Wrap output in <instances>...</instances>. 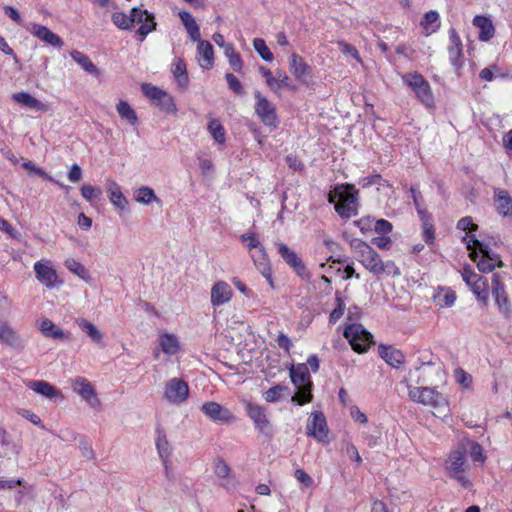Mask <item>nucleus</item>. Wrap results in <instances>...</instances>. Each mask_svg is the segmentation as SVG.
<instances>
[{
    "mask_svg": "<svg viewBox=\"0 0 512 512\" xmlns=\"http://www.w3.org/2000/svg\"><path fill=\"white\" fill-rule=\"evenodd\" d=\"M353 247L357 261L374 276L378 278L384 274L400 276L401 271L395 262L392 260L384 262L381 255L367 242L358 240Z\"/></svg>",
    "mask_w": 512,
    "mask_h": 512,
    "instance_id": "1",
    "label": "nucleus"
},
{
    "mask_svg": "<svg viewBox=\"0 0 512 512\" xmlns=\"http://www.w3.org/2000/svg\"><path fill=\"white\" fill-rule=\"evenodd\" d=\"M328 202L334 204L335 212L343 220L358 215L359 190L353 184H341L333 188L328 194Z\"/></svg>",
    "mask_w": 512,
    "mask_h": 512,
    "instance_id": "2",
    "label": "nucleus"
},
{
    "mask_svg": "<svg viewBox=\"0 0 512 512\" xmlns=\"http://www.w3.org/2000/svg\"><path fill=\"white\" fill-rule=\"evenodd\" d=\"M111 18L114 25L122 30L130 29L135 24H139L140 26L136 34L139 35L140 41H143L156 27L154 16L149 14L146 10L137 8L131 9L129 15L124 12H114Z\"/></svg>",
    "mask_w": 512,
    "mask_h": 512,
    "instance_id": "3",
    "label": "nucleus"
},
{
    "mask_svg": "<svg viewBox=\"0 0 512 512\" xmlns=\"http://www.w3.org/2000/svg\"><path fill=\"white\" fill-rule=\"evenodd\" d=\"M402 383L408 388V396L411 401L429 406L444 415L449 412L447 398L435 388L412 386L407 379H404Z\"/></svg>",
    "mask_w": 512,
    "mask_h": 512,
    "instance_id": "4",
    "label": "nucleus"
},
{
    "mask_svg": "<svg viewBox=\"0 0 512 512\" xmlns=\"http://www.w3.org/2000/svg\"><path fill=\"white\" fill-rule=\"evenodd\" d=\"M466 454L467 449L461 444L450 451L445 462L447 475L450 478L457 480L464 488H468L471 485L469 479L464 475V472L468 467Z\"/></svg>",
    "mask_w": 512,
    "mask_h": 512,
    "instance_id": "5",
    "label": "nucleus"
},
{
    "mask_svg": "<svg viewBox=\"0 0 512 512\" xmlns=\"http://www.w3.org/2000/svg\"><path fill=\"white\" fill-rule=\"evenodd\" d=\"M402 80L411 88L416 98L426 107L434 106V95L429 82L419 72H408L402 75Z\"/></svg>",
    "mask_w": 512,
    "mask_h": 512,
    "instance_id": "6",
    "label": "nucleus"
},
{
    "mask_svg": "<svg viewBox=\"0 0 512 512\" xmlns=\"http://www.w3.org/2000/svg\"><path fill=\"white\" fill-rule=\"evenodd\" d=\"M491 294L498 313L505 320H510L512 317V300L499 273H493L491 277Z\"/></svg>",
    "mask_w": 512,
    "mask_h": 512,
    "instance_id": "7",
    "label": "nucleus"
},
{
    "mask_svg": "<svg viewBox=\"0 0 512 512\" xmlns=\"http://www.w3.org/2000/svg\"><path fill=\"white\" fill-rule=\"evenodd\" d=\"M463 281L471 289L476 299L488 306L489 304V282L484 276L477 274L470 265H465L461 271Z\"/></svg>",
    "mask_w": 512,
    "mask_h": 512,
    "instance_id": "8",
    "label": "nucleus"
},
{
    "mask_svg": "<svg viewBox=\"0 0 512 512\" xmlns=\"http://www.w3.org/2000/svg\"><path fill=\"white\" fill-rule=\"evenodd\" d=\"M344 337L352 349L359 354L367 352L373 343V336L360 324L348 325L344 330Z\"/></svg>",
    "mask_w": 512,
    "mask_h": 512,
    "instance_id": "9",
    "label": "nucleus"
},
{
    "mask_svg": "<svg viewBox=\"0 0 512 512\" xmlns=\"http://www.w3.org/2000/svg\"><path fill=\"white\" fill-rule=\"evenodd\" d=\"M256 99L255 113L261 122L272 129L279 125V118L276 112L275 105L264 97L259 91L254 93Z\"/></svg>",
    "mask_w": 512,
    "mask_h": 512,
    "instance_id": "10",
    "label": "nucleus"
},
{
    "mask_svg": "<svg viewBox=\"0 0 512 512\" xmlns=\"http://www.w3.org/2000/svg\"><path fill=\"white\" fill-rule=\"evenodd\" d=\"M33 269L36 279L46 288L52 289L63 284L51 260L41 259L34 263Z\"/></svg>",
    "mask_w": 512,
    "mask_h": 512,
    "instance_id": "11",
    "label": "nucleus"
},
{
    "mask_svg": "<svg viewBox=\"0 0 512 512\" xmlns=\"http://www.w3.org/2000/svg\"><path fill=\"white\" fill-rule=\"evenodd\" d=\"M276 247L284 262L294 271L297 276L303 280L310 279L311 274L307 269L306 264L294 250L282 242L276 243Z\"/></svg>",
    "mask_w": 512,
    "mask_h": 512,
    "instance_id": "12",
    "label": "nucleus"
},
{
    "mask_svg": "<svg viewBox=\"0 0 512 512\" xmlns=\"http://www.w3.org/2000/svg\"><path fill=\"white\" fill-rule=\"evenodd\" d=\"M245 410L259 433L267 437L273 436V425L264 407L248 401L245 403Z\"/></svg>",
    "mask_w": 512,
    "mask_h": 512,
    "instance_id": "13",
    "label": "nucleus"
},
{
    "mask_svg": "<svg viewBox=\"0 0 512 512\" xmlns=\"http://www.w3.org/2000/svg\"><path fill=\"white\" fill-rule=\"evenodd\" d=\"M143 94L153 101L161 110L166 113H174L177 108L175 102L171 95H169L166 91L152 85V84H143L142 85Z\"/></svg>",
    "mask_w": 512,
    "mask_h": 512,
    "instance_id": "14",
    "label": "nucleus"
},
{
    "mask_svg": "<svg viewBox=\"0 0 512 512\" xmlns=\"http://www.w3.org/2000/svg\"><path fill=\"white\" fill-rule=\"evenodd\" d=\"M306 434L318 442H328L329 428L326 417L321 411H313L306 425Z\"/></svg>",
    "mask_w": 512,
    "mask_h": 512,
    "instance_id": "15",
    "label": "nucleus"
},
{
    "mask_svg": "<svg viewBox=\"0 0 512 512\" xmlns=\"http://www.w3.org/2000/svg\"><path fill=\"white\" fill-rule=\"evenodd\" d=\"M189 397V386L180 378H172L165 384L164 398L171 404L179 405Z\"/></svg>",
    "mask_w": 512,
    "mask_h": 512,
    "instance_id": "16",
    "label": "nucleus"
},
{
    "mask_svg": "<svg viewBox=\"0 0 512 512\" xmlns=\"http://www.w3.org/2000/svg\"><path fill=\"white\" fill-rule=\"evenodd\" d=\"M73 391L81 396L91 407L97 408L101 402L92 383L85 377L78 376L72 380Z\"/></svg>",
    "mask_w": 512,
    "mask_h": 512,
    "instance_id": "17",
    "label": "nucleus"
},
{
    "mask_svg": "<svg viewBox=\"0 0 512 512\" xmlns=\"http://www.w3.org/2000/svg\"><path fill=\"white\" fill-rule=\"evenodd\" d=\"M201 411L216 423L230 424L236 419L229 409L214 401L205 402L201 407Z\"/></svg>",
    "mask_w": 512,
    "mask_h": 512,
    "instance_id": "18",
    "label": "nucleus"
},
{
    "mask_svg": "<svg viewBox=\"0 0 512 512\" xmlns=\"http://www.w3.org/2000/svg\"><path fill=\"white\" fill-rule=\"evenodd\" d=\"M289 70L300 83L308 85L312 77V68L302 56L293 53L289 58Z\"/></svg>",
    "mask_w": 512,
    "mask_h": 512,
    "instance_id": "19",
    "label": "nucleus"
},
{
    "mask_svg": "<svg viewBox=\"0 0 512 512\" xmlns=\"http://www.w3.org/2000/svg\"><path fill=\"white\" fill-rule=\"evenodd\" d=\"M28 31L36 38H38L40 41L44 42L46 45L55 47V48H62L64 45V42L62 38L57 35L56 33L52 32L49 28L46 26L33 23L28 27Z\"/></svg>",
    "mask_w": 512,
    "mask_h": 512,
    "instance_id": "20",
    "label": "nucleus"
},
{
    "mask_svg": "<svg viewBox=\"0 0 512 512\" xmlns=\"http://www.w3.org/2000/svg\"><path fill=\"white\" fill-rule=\"evenodd\" d=\"M448 33H449V42H450V44L448 46L449 60L454 67L460 68L463 64L462 40L455 28H450Z\"/></svg>",
    "mask_w": 512,
    "mask_h": 512,
    "instance_id": "21",
    "label": "nucleus"
},
{
    "mask_svg": "<svg viewBox=\"0 0 512 512\" xmlns=\"http://www.w3.org/2000/svg\"><path fill=\"white\" fill-rule=\"evenodd\" d=\"M232 297L233 291L226 281L219 280L211 288L210 298L213 307H219L230 302Z\"/></svg>",
    "mask_w": 512,
    "mask_h": 512,
    "instance_id": "22",
    "label": "nucleus"
},
{
    "mask_svg": "<svg viewBox=\"0 0 512 512\" xmlns=\"http://www.w3.org/2000/svg\"><path fill=\"white\" fill-rule=\"evenodd\" d=\"M496 212L502 217H512V197L502 188L494 189L493 195Z\"/></svg>",
    "mask_w": 512,
    "mask_h": 512,
    "instance_id": "23",
    "label": "nucleus"
},
{
    "mask_svg": "<svg viewBox=\"0 0 512 512\" xmlns=\"http://www.w3.org/2000/svg\"><path fill=\"white\" fill-rule=\"evenodd\" d=\"M379 356L391 367L399 368L405 361V355L392 345L380 344Z\"/></svg>",
    "mask_w": 512,
    "mask_h": 512,
    "instance_id": "24",
    "label": "nucleus"
},
{
    "mask_svg": "<svg viewBox=\"0 0 512 512\" xmlns=\"http://www.w3.org/2000/svg\"><path fill=\"white\" fill-rule=\"evenodd\" d=\"M421 221V235L427 245H433L436 239V230L432 215L428 211L419 210Z\"/></svg>",
    "mask_w": 512,
    "mask_h": 512,
    "instance_id": "25",
    "label": "nucleus"
},
{
    "mask_svg": "<svg viewBox=\"0 0 512 512\" xmlns=\"http://www.w3.org/2000/svg\"><path fill=\"white\" fill-rule=\"evenodd\" d=\"M473 25L477 27L479 32V40L482 42L490 41L495 35V28L491 19L484 15H476L472 21Z\"/></svg>",
    "mask_w": 512,
    "mask_h": 512,
    "instance_id": "26",
    "label": "nucleus"
},
{
    "mask_svg": "<svg viewBox=\"0 0 512 512\" xmlns=\"http://www.w3.org/2000/svg\"><path fill=\"white\" fill-rule=\"evenodd\" d=\"M12 99L23 107H26L35 112H46L49 109L48 105L42 103L40 100L36 99L27 92L14 93L12 95Z\"/></svg>",
    "mask_w": 512,
    "mask_h": 512,
    "instance_id": "27",
    "label": "nucleus"
},
{
    "mask_svg": "<svg viewBox=\"0 0 512 512\" xmlns=\"http://www.w3.org/2000/svg\"><path fill=\"white\" fill-rule=\"evenodd\" d=\"M198 63L203 69H211L214 64L213 46L205 40H197Z\"/></svg>",
    "mask_w": 512,
    "mask_h": 512,
    "instance_id": "28",
    "label": "nucleus"
},
{
    "mask_svg": "<svg viewBox=\"0 0 512 512\" xmlns=\"http://www.w3.org/2000/svg\"><path fill=\"white\" fill-rule=\"evenodd\" d=\"M28 388L32 389L36 393H39L47 398H61L64 396L60 390H58L55 386L50 384L49 382L43 380H31L27 384Z\"/></svg>",
    "mask_w": 512,
    "mask_h": 512,
    "instance_id": "29",
    "label": "nucleus"
},
{
    "mask_svg": "<svg viewBox=\"0 0 512 512\" xmlns=\"http://www.w3.org/2000/svg\"><path fill=\"white\" fill-rule=\"evenodd\" d=\"M456 299V292L450 287L438 286L433 294L434 302L441 308L453 306Z\"/></svg>",
    "mask_w": 512,
    "mask_h": 512,
    "instance_id": "30",
    "label": "nucleus"
},
{
    "mask_svg": "<svg viewBox=\"0 0 512 512\" xmlns=\"http://www.w3.org/2000/svg\"><path fill=\"white\" fill-rule=\"evenodd\" d=\"M156 448L160 458L163 461L166 471H168V462L171 456V447L167 440L166 433L163 428L157 427L156 429Z\"/></svg>",
    "mask_w": 512,
    "mask_h": 512,
    "instance_id": "31",
    "label": "nucleus"
},
{
    "mask_svg": "<svg viewBox=\"0 0 512 512\" xmlns=\"http://www.w3.org/2000/svg\"><path fill=\"white\" fill-rule=\"evenodd\" d=\"M290 378L295 386L312 384L307 364L299 363L289 369Z\"/></svg>",
    "mask_w": 512,
    "mask_h": 512,
    "instance_id": "32",
    "label": "nucleus"
},
{
    "mask_svg": "<svg viewBox=\"0 0 512 512\" xmlns=\"http://www.w3.org/2000/svg\"><path fill=\"white\" fill-rule=\"evenodd\" d=\"M2 344L15 350H21L24 347L20 334L7 324H2Z\"/></svg>",
    "mask_w": 512,
    "mask_h": 512,
    "instance_id": "33",
    "label": "nucleus"
},
{
    "mask_svg": "<svg viewBox=\"0 0 512 512\" xmlns=\"http://www.w3.org/2000/svg\"><path fill=\"white\" fill-rule=\"evenodd\" d=\"M159 346L167 355H175L181 348L179 338L175 334L167 332L160 334Z\"/></svg>",
    "mask_w": 512,
    "mask_h": 512,
    "instance_id": "34",
    "label": "nucleus"
},
{
    "mask_svg": "<svg viewBox=\"0 0 512 512\" xmlns=\"http://www.w3.org/2000/svg\"><path fill=\"white\" fill-rule=\"evenodd\" d=\"M107 193L110 202L116 206L117 208L124 210L128 206V200L124 196V194L121 191L120 186L118 183L114 180L109 182V185L107 187Z\"/></svg>",
    "mask_w": 512,
    "mask_h": 512,
    "instance_id": "35",
    "label": "nucleus"
},
{
    "mask_svg": "<svg viewBox=\"0 0 512 512\" xmlns=\"http://www.w3.org/2000/svg\"><path fill=\"white\" fill-rule=\"evenodd\" d=\"M427 36L437 32L440 28V16L435 10L426 12L420 22Z\"/></svg>",
    "mask_w": 512,
    "mask_h": 512,
    "instance_id": "36",
    "label": "nucleus"
},
{
    "mask_svg": "<svg viewBox=\"0 0 512 512\" xmlns=\"http://www.w3.org/2000/svg\"><path fill=\"white\" fill-rule=\"evenodd\" d=\"M77 326L81 329L82 332L86 333L87 336L91 338V340L96 344H101L103 340L102 332L90 321L85 318H77L75 320Z\"/></svg>",
    "mask_w": 512,
    "mask_h": 512,
    "instance_id": "37",
    "label": "nucleus"
},
{
    "mask_svg": "<svg viewBox=\"0 0 512 512\" xmlns=\"http://www.w3.org/2000/svg\"><path fill=\"white\" fill-rule=\"evenodd\" d=\"M179 17L185 26L187 33L193 41H197L200 39V28L196 23L194 17L187 11L179 12Z\"/></svg>",
    "mask_w": 512,
    "mask_h": 512,
    "instance_id": "38",
    "label": "nucleus"
},
{
    "mask_svg": "<svg viewBox=\"0 0 512 512\" xmlns=\"http://www.w3.org/2000/svg\"><path fill=\"white\" fill-rule=\"evenodd\" d=\"M39 330L45 337L53 339L64 338V332L61 328L56 326L50 319L43 318L39 322Z\"/></svg>",
    "mask_w": 512,
    "mask_h": 512,
    "instance_id": "39",
    "label": "nucleus"
},
{
    "mask_svg": "<svg viewBox=\"0 0 512 512\" xmlns=\"http://www.w3.org/2000/svg\"><path fill=\"white\" fill-rule=\"evenodd\" d=\"M71 58L77 62L86 72L98 76L100 74L99 69L94 65L91 59L78 50H74L70 53Z\"/></svg>",
    "mask_w": 512,
    "mask_h": 512,
    "instance_id": "40",
    "label": "nucleus"
},
{
    "mask_svg": "<svg viewBox=\"0 0 512 512\" xmlns=\"http://www.w3.org/2000/svg\"><path fill=\"white\" fill-rule=\"evenodd\" d=\"M207 130L211 134L212 138L220 145H224L226 142V131L224 126L221 124L219 119L212 118L208 122Z\"/></svg>",
    "mask_w": 512,
    "mask_h": 512,
    "instance_id": "41",
    "label": "nucleus"
},
{
    "mask_svg": "<svg viewBox=\"0 0 512 512\" xmlns=\"http://www.w3.org/2000/svg\"><path fill=\"white\" fill-rule=\"evenodd\" d=\"M172 73L181 87L186 88L188 86L189 79L186 63L182 58L175 59L172 64Z\"/></svg>",
    "mask_w": 512,
    "mask_h": 512,
    "instance_id": "42",
    "label": "nucleus"
},
{
    "mask_svg": "<svg viewBox=\"0 0 512 512\" xmlns=\"http://www.w3.org/2000/svg\"><path fill=\"white\" fill-rule=\"evenodd\" d=\"M116 110L121 119L126 120L132 126L138 124V117L135 110L129 105L128 102L120 100L116 105Z\"/></svg>",
    "mask_w": 512,
    "mask_h": 512,
    "instance_id": "43",
    "label": "nucleus"
},
{
    "mask_svg": "<svg viewBox=\"0 0 512 512\" xmlns=\"http://www.w3.org/2000/svg\"><path fill=\"white\" fill-rule=\"evenodd\" d=\"M462 242L466 244V248L470 251L471 260L476 261V257H478L477 250L480 251L484 244L474 234H466L462 237Z\"/></svg>",
    "mask_w": 512,
    "mask_h": 512,
    "instance_id": "44",
    "label": "nucleus"
},
{
    "mask_svg": "<svg viewBox=\"0 0 512 512\" xmlns=\"http://www.w3.org/2000/svg\"><path fill=\"white\" fill-rule=\"evenodd\" d=\"M296 387L298 391L293 395L292 401L300 406L310 403L313 399V395L311 393L312 384Z\"/></svg>",
    "mask_w": 512,
    "mask_h": 512,
    "instance_id": "45",
    "label": "nucleus"
},
{
    "mask_svg": "<svg viewBox=\"0 0 512 512\" xmlns=\"http://www.w3.org/2000/svg\"><path fill=\"white\" fill-rule=\"evenodd\" d=\"M252 258L256 268L260 271V273L265 272L266 269L271 268L268 255L263 246H260V249L256 251V254L252 255Z\"/></svg>",
    "mask_w": 512,
    "mask_h": 512,
    "instance_id": "46",
    "label": "nucleus"
},
{
    "mask_svg": "<svg viewBox=\"0 0 512 512\" xmlns=\"http://www.w3.org/2000/svg\"><path fill=\"white\" fill-rule=\"evenodd\" d=\"M135 200L143 204H150L154 201L160 202L155 195L154 190L148 186H142L137 190Z\"/></svg>",
    "mask_w": 512,
    "mask_h": 512,
    "instance_id": "47",
    "label": "nucleus"
},
{
    "mask_svg": "<svg viewBox=\"0 0 512 512\" xmlns=\"http://www.w3.org/2000/svg\"><path fill=\"white\" fill-rule=\"evenodd\" d=\"M253 47L264 61L272 62L274 60L273 53L262 38H255L253 40Z\"/></svg>",
    "mask_w": 512,
    "mask_h": 512,
    "instance_id": "48",
    "label": "nucleus"
},
{
    "mask_svg": "<svg viewBox=\"0 0 512 512\" xmlns=\"http://www.w3.org/2000/svg\"><path fill=\"white\" fill-rule=\"evenodd\" d=\"M65 266L70 272L76 274L83 280H87V278L89 277V273L85 266L75 259H67L65 261Z\"/></svg>",
    "mask_w": 512,
    "mask_h": 512,
    "instance_id": "49",
    "label": "nucleus"
},
{
    "mask_svg": "<svg viewBox=\"0 0 512 512\" xmlns=\"http://www.w3.org/2000/svg\"><path fill=\"white\" fill-rule=\"evenodd\" d=\"M80 190L82 197L90 203L96 199H99L102 195L101 188L92 186L90 184H83Z\"/></svg>",
    "mask_w": 512,
    "mask_h": 512,
    "instance_id": "50",
    "label": "nucleus"
},
{
    "mask_svg": "<svg viewBox=\"0 0 512 512\" xmlns=\"http://www.w3.org/2000/svg\"><path fill=\"white\" fill-rule=\"evenodd\" d=\"M214 473L219 478H228L231 473V468L223 458H217L214 462Z\"/></svg>",
    "mask_w": 512,
    "mask_h": 512,
    "instance_id": "51",
    "label": "nucleus"
},
{
    "mask_svg": "<svg viewBox=\"0 0 512 512\" xmlns=\"http://www.w3.org/2000/svg\"><path fill=\"white\" fill-rule=\"evenodd\" d=\"M336 307L331 311L329 316V321L331 323H336L344 314L345 311V303L339 293H336Z\"/></svg>",
    "mask_w": 512,
    "mask_h": 512,
    "instance_id": "52",
    "label": "nucleus"
},
{
    "mask_svg": "<svg viewBox=\"0 0 512 512\" xmlns=\"http://www.w3.org/2000/svg\"><path fill=\"white\" fill-rule=\"evenodd\" d=\"M337 45L344 55H349L353 57L357 62L362 63V58L360 57V54L355 46L345 42L344 40L338 41Z\"/></svg>",
    "mask_w": 512,
    "mask_h": 512,
    "instance_id": "53",
    "label": "nucleus"
},
{
    "mask_svg": "<svg viewBox=\"0 0 512 512\" xmlns=\"http://www.w3.org/2000/svg\"><path fill=\"white\" fill-rule=\"evenodd\" d=\"M22 167L26 169L29 173H34L45 180L53 181V178L43 168L36 166L30 160L23 162Z\"/></svg>",
    "mask_w": 512,
    "mask_h": 512,
    "instance_id": "54",
    "label": "nucleus"
},
{
    "mask_svg": "<svg viewBox=\"0 0 512 512\" xmlns=\"http://www.w3.org/2000/svg\"><path fill=\"white\" fill-rule=\"evenodd\" d=\"M225 79L227 81L228 87L237 95H242L244 93L243 86L239 79L232 73H226Z\"/></svg>",
    "mask_w": 512,
    "mask_h": 512,
    "instance_id": "55",
    "label": "nucleus"
},
{
    "mask_svg": "<svg viewBox=\"0 0 512 512\" xmlns=\"http://www.w3.org/2000/svg\"><path fill=\"white\" fill-rule=\"evenodd\" d=\"M393 225L386 219H378L374 221L373 230L379 235H388L392 232Z\"/></svg>",
    "mask_w": 512,
    "mask_h": 512,
    "instance_id": "56",
    "label": "nucleus"
},
{
    "mask_svg": "<svg viewBox=\"0 0 512 512\" xmlns=\"http://www.w3.org/2000/svg\"><path fill=\"white\" fill-rule=\"evenodd\" d=\"M286 388L284 386H281V385H277V386H274V387H271L269 388L265 393H264V399L267 401V402H277L281 399L282 397V392L285 390Z\"/></svg>",
    "mask_w": 512,
    "mask_h": 512,
    "instance_id": "57",
    "label": "nucleus"
},
{
    "mask_svg": "<svg viewBox=\"0 0 512 512\" xmlns=\"http://www.w3.org/2000/svg\"><path fill=\"white\" fill-rule=\"evenodd\" d=\"M456 227L459 230L466 231L469 233L478 230V225L473 222V219L470 216H466L458 220Z\"/></svg>",
    "mask_w": 512,
    "mask_h": 512,
    "instance_id": "58",
    "label": "nucleus"
},
{
    "mask_svg": "<svg viewBox=\"0 0 512 512\" xmlns=\"http://www.w3.org/2000/svg\"><path fill=\"white\" fill-rule=\"evenodd\" d=\"M475 262L478 270L482 273H490L497 267L495 263H493L490 259L484 257L482 254L480 259L476 258Z\"/></svg>",
    "mask_w": 512,
    "mask_h": 512,
    "instance_id": "59",
    "label": "nucleus"
},
{
    "mask_svg": "<svg viewBox=\"0 0 512 512\" xmlns=\"http://www.w3.org/2000/svg\"><path fill=\"white\" fill-rule=\"evenodd\" d=\"M484 257L490 259L493 263L497 265V267L501 268L504 266V263L501 259V256L492 251L488 246L484 245L482 249L479 251Z\"/></svg>",
    "mask_w": 512,
    "mask_h": 512,
    "instance_id": "60",
    "label": "nucleus"
},
{
    "mask_svg": "<svg viewBox=\"0 0 512 512\" xmlns=\"http://www.w3.org/2000/svg\"><path fill=\"white\" fill-rule=\"evenodd\" d=\"M381 181L382 176L379 173L374 172L368 176L361 178L359 184L361 185L362 188H369L373 185H380Z\"/></svg>",
    "mask_w": 512,
    "mask_h": 512,
    "instance_id": "61",
    "label": "nucleus"
},
{
    "mask_svg": "<svg viewBox=\"0 0 512 512\" xmlns=\"http://www.w3.org/2000/svg\"><path fill=\"white\" fill-rule=\"evenodd\" d=\"M240 238L242 242H246V247L249 250L260 249V246H262L255 233H245Z\"/></svg>",
    "mask_w": 512,
    "mask_h": 512,
    "instance_id": "62",
    "label": "nucleus"
},
{
    "mask_svg": "<svg viewBox=\"0 0 512 512\" xmlns=\"http://www.w3.org/2000/svg\"><path fill=\"white\" fill-rule=\"evenodd\" d=\"M294 476L301 484H303L306 488H309L313 485L312 477L304 470V469H296L294 472Z\"/></svg>",
    "mask_w": 512,
    "mask_h": 512,
    "instance_id": "63",
    "label": "nucleus"
},
{
    "mask_svg": "<svg viewBox=\"0 0 512 512\" xmlns=\"http://www.w3.org/2000/svg\"><path fill=\"white\" fill-rule=\"evenodd\" d=\"M470 455L474 462H484L486 459L482 446L477 442L472 443Z\"/></svg>",
    "mask_w": 512,
    "mask_h": 512,
    "instance_id": "64",
    "label": "nucleus"
}]
</instances>
